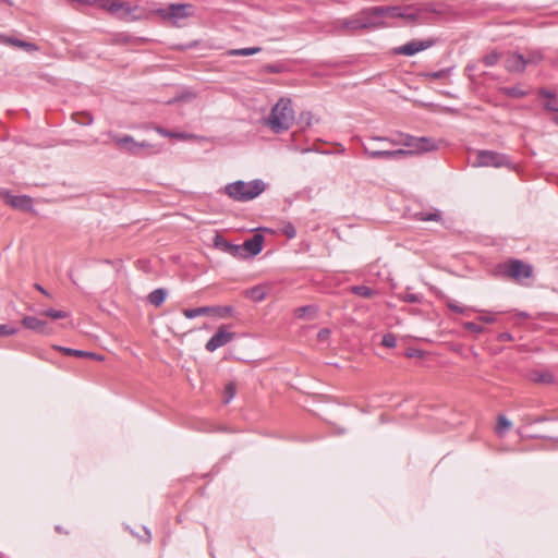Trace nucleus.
<instances>
[{
    "label": "nucleus",
    "mask_w": 558,
    "mask_h": 558,
    "mask_svg": "<svg viewBox=\"0 0 558 558\" xmlns=\"http://www.w3.org/2000/svg\"><path fill=\"white\" fill-rule=\"evenodd\" d=\"M168 137L175 138V140L186 141V140L194 138V135L190 134V133H184V132H173V131H170V135H168Z\"/></svg>",
    "instance_id": "45"
},
{
    "label": "nucleus",
    "mask_w": 558,
    "mask_h": 558,
    "mask_svg": "<svg viewBox=\"0 0 558 558\" xmlns=\"http://www.w3.org/2000/svg\"><path fill=\"white\" fill-rule=\"evenodd\" d=\"M367 24L361 22L360 16L343 20L337 25V29L341 33H352L357 29H366Z\"/></svg>",
    "instance_id": "16"
},
{
    "label": "nucleus",
    "mask_w": 558,
    "mask_h": 558,
    "mask_svg": "<svg viewBox=\"0 0 558 558\" xmlns=\"http://www.w3.org/2000/svg\"><path fill=\"white\" fill-rule=\"evenodd\" d=\"M167 296V291L165 289H156L154 291H151L149 294H148V301L150 304L155 305V306H160L165 299Z\"/></svg>",
    "instance_id": "25"
},
{
    "label": "nucleus",
    "mask_w": 558,
    "mask_h": 558,
    "mask_svg": "<svg viewBox=\"0 0 558 558\" xmlns=\"http://www.w3.org/2000/svg\"><path fill=\"white\" fill-rule=\"evenodd\" d=\"M393 159H399L413 154L412 148L410 149H392Z\"/></svg>",
    "instance_id": "47"
},
{
    "label": "nucleus",
    "mask_w": 558,
    "mask_h": 558,
    "mask_svg": "<svg viewBox=\"0 0 558 558\" xmlns=\"http://www.w3.org/2000/svg\"><path fill=\"white\" fill-rule=\"evenodd\" d=\"M235 396V385L234 383H229L225 387L223 391V402L228 404Z\"/></svg>",
    "instance_id": "32"
},
{
    "label": "nucleus",
    "mask_w": 558,
    "mask_h": 558,
    "mask_svg": "<svg viewBox=\"0 0 558 558\" xmlns=\"http://www.w3.org/2000/svg\"><path fill=\"white\" fill-rule=\"evenodd\" d=\"M408 138H411V135L397 133L392 136H373L369 140L374 142L388 143L395 146L402 145L410 148L412 144Z\"/></svg>",
    "instance_id": "15"
},
{
    "label": "nucleus",
    "mask_w": 558,
    "mask_h": 558,
    "mask_svg": "<svg viewBox=\"0 0 558 558\" xmlns=\"http://www.w3.org/2000/svg\"><path fill=\"white\" fill-rule=\"evenodd\" d=\"M447 306L454 313H458V314H464V312L466 311L465 307H462L460 306L458 303H456L454 301L450 300L447 302Z\"/></svg>",
    "instance_id": "46"
},
{
    "label": "nucleus",
    "mask_w": 558,
    "mask_h": 558,
    "mask_svg": "<svg viewBox=\"0 0 558 558\" xmlns=\"http://www.w3.org/2000/svg\"><path fill=\"white\" fill-rule=\"evenodd\" d=\"M543 59V54L539 51H532L525 58L526 65L537 64Z\"/></svg>",
    "instance_id": "37"
},
{
    "label": "nucleus",
    "mask_w": 558,
    "mask_h": 558,
    "mask_svg": "<svg viewBox=\"0 0 558 558\" xmlns=\"http://www.w3.org/2000/svg\"><path fill=\"white\" fill-rule=\"evenodd\" d=\"M365 14L378 17H399L403 14V7H372L365 9Z\"/></svg>",
    "instance_id": "13"
},
{
    "label": "nucleus",
    "mask_w": 558,
    "mask_h": 558,
    "mask_svg": "<svg viewBox=\"0 0 558 558\" xmlns=\"http://www.w3.org/2000/svg\"><path fill=\"white\" fill-rule=\"evenodd\" d=\"M5 43L14 46V47H19V48H22L24 49L25 51H37L38 50V47L33 44V43H29V41H24V40H21V39H17V38H13V37H8L5 39Z\"/></svg>",
    "instance_id": "22"
},
{
    "label": "nucleus",
    "mask_w": 558,
    "mask_h": 558,
    "mask_svg": "<svg viewBox=\"0 0 558 558\" xmlns=\"http://www.w3.org/2000/svg\"><path fill=\"white\" fill-rule=\"evenodd\" d=\"M73 120L81 125H90L94 121L92 114L89 112H76L72 116Z\"/></svg>",
    "instance_id": "28"
},
{
    "label": "nucleus",
    "mask_w": 558,
    "mask_h": 558,
    "mask_svg": "<svg viewBox=\"0 0 558 558\" xmlns=\"http://www.w3.org/2000/svg\"><path fill=\"white\" fill-rule=\"evenodd\" d=\"M262 51L260 47H248V48H240V49H230L227 51L228 56L231 57H246L253 56Z\"/></svg>",
    "instance_id": "24"
},
{
    "label": "nucleus",
    "mask_w": 558,
    "mask_h": 558,
    "mask_svg": "<svg viewBox=\"0 0 558 558\" xmlns=\"http://www.w3.org/2000/svg\"><path fill=\"white\" fill-rule=\"evenodd\" d=\"M414 218L420 221H440L441 214L437 209L433 211H418L414 215Z\"/></svg>",
    "instance_id": "23"
},
{
    "label": "nucleus",
    "mask_w": 558,
    "mask_h": 558,
    "mask_svg": "<svg viewBox=\"0 0 558 558\" xmlns=\"http://www.w3.org/2000/svg\"><path fill=\"white\" fill-rule=\"evenodd\" d=\"M477 320L484 324H493L496 322V314H483L477 317Z\"/></svg>",
    "instance_id": "48"
},
{
    "label": "nucleus",
    "mask_w": 558,
    "mask_h": 558,
    "mask_svg": "<svg viewBox=\"0 0 558 558\" xmlns=\"http://www.w3.org/2000/svg\"><path fill=\"white\" fill-rule=\"evenodd\" d=\"M416 355H420V352H418V351L408 353V356H409V357H413V356H416Z\"/></svg>",
    "instance_id": "58"
},
{
    "label": "nucleus",
    "mask_w": 558,
    "mask_h": 558,
    "mask_svg": "<svg viewBox=\"0 0 558 558\" xmlns=\"http://www.w3.org/2000/svg\"><path fill=\"white\" fill-rule=\"evenodd\" d=\"M7 204L12 206L13 208L21 209L24 211L33 210V199L26 195L14 196L8 192H1Z\"/></svg>",
    "instance_id": "10"
},
{
    "label": "nucleus",
    "mask_w": 558,
    "mask_h": 558,
    "mask_svg": "<svg viewBox=\"0 0 558 558\" xmlns=\"http://www.w3.org/2000/svg\"><path fill=\"white\" fill-rule=\"evenodd\" d=\"M363 153L371 159H393L392 149H375L366 144H363Z\"/></svg>",
    "instance_id": "18"
},
{
    "label": "nucleus",
    "mask_w": 558,
    "mask_h": 558,
    "mask_svg": "<svg viewBox=\"0 0 558 558\" xmlns=\"http://www.w3.org/2000/svg\"><path fill=\"white\" fill-rule=\"evenodd\" d=\"M265 295H266L265 290L262 287H254L251 290V298L256 302L263 301L265 299Z\"/></svg>",
    "instance_id": "39"
},
{
    "label": "nucleus",
    "mask_w": 558,
    "mask_h": 558,
    "mask_svg": "<svg viewBox=\"0 0 558 558\" xmlns=\"http://www.w3.org/2000/svg\"><path fill=\"white\" fill-rule=\"evenodd\" d=\"M351 291L353 294L365 299H369L376 294V292L367 286H353Z\"/></svg>",
    "instance_id": "27"
},
{
    "label": "nucleus",
    "mask_w": 558,
    "mask_h": 558,
    "mask_svg": "<svg viewBox=\"0 0 558 558\" xmlns=\"http://www.w3.org/2000/svg\"><path fill=\"white\" fill-rule=\"evenodd\" d=\"M97 8L104 9L120 19H137L134 13L138 10L137 5H132L129 2H121L119 0H98Z\"/></svg>",
    "instance_id": "3"
},
{
    "label": "nucleus",
    "mask_w": 558,
    "mask_h": 558,
    "mask_svg": "<svg viewBox=\"0 0 558 558\" xmlns=\"http://www.w3.org/2000/svg\"><path fill=\"white\" fill-rule=\"evenodd\" d=\"M509 158L504 155L492 150H480L476 154L474 166L476 167H504L509 166Z\"/></svg>",
    "instance_id": "7"
},
{
    "label": "nucleus",
    "mask_w": 558,
    "mask_h": 558,
    "mask_svg": "<svg viewBox=\"0 0 558 558\" xmlns=\"http://www.w3.org/2000/svg\"><path fill=\"white\" fill-rule=\"evenodd\" d=\"M381 343L386 348H395L397 344V338L392 333H386V335H384V337L381 339Z\"/></svg>",
    "instance_id": "42"
},
{
    "label": "nucleus",
    "mask_w": 558,
    "mask_h": 558,
    "mask_svg": "<svg viewBox=\"0 0 558 558\" xmlns=\"http://www.w3.org/2000/svg\"><path fill=\"white\" fill-rule=\"evenodd\" d=\"M231 243L226 241L222 236L216 235L215 238V246L226 253H229V247H231Z\"/></svg>",
    "instance_id": "36"
},
{
    "label": "nucleus",
    "mask_w": 558,
    "mask_h": 558,
    "mask_svg": "<svg viewBox=\"0 0 558 558\" xmlns=\"http://www.w3.org/2000/svg\"><path fill=\"white\" fill-rule=\"evenodd\" d=\"M401 300L407 303H420L422 300V296L416 293L407 292L401 296Z\"/></svg>",
    "instance_id": "44"
},
{
    "label": "nucleus",
    "mask_w": 558,
    "mask_h": 558,
    "mask_svg": "<svg viewBox=\"0 0 558 558\" xmlns=\"http://www.w3.org/2000/svg\"><path fill=\"white\" fill-rule=\"evenodd\" d=\"M231 256L235 258H246L243 252V246L238 244H232L231 247H229V253Z\"/></svg>",
    "instance_id": "38"
},
{
    "label": "nucleus",
    "mask_w": 558,
    "mask_h": 558,
    "mask_svg": "<svg viewBox=\"0 0 558 558\" xmlns=\"http://www.w3.org/2000/svg\"><path fill=\"white\" fill-rule=\"evenodd\" d=\"M295 119L292 101L289 98L281 97L271 108L269 116L265 119V124L276 134L288 131Z\"/></svg>",
    "instance_id": "1"
},
{
    "label": "nucleus",
    "mask_w": 558,
    "mask_h": 558,
    "mask_svg": "<svg viewBox=\"0 0 558 558\" xmlns=\"http://www.w3.org/2000/svg\"><path fill=\"white\" fill-rule=\"evenodd\" d=\"M57 349L65 355H71V356H76V357H89V359L99 360V361L102 360V356H99L94 352L75 350V349L64 348V347H57Z\"/></svg>",
    "instance_id": "20"
},
{
    "label": "nucleus",
    "mask_w": 558,
    "mask_h": 558,
    "mask_svg": "<svg viewBox=\"0 0 558 558\" xmlns=\"http://www.w3.org/2000/svg\"><path fill=\"white\" fill-rule=\"evenodd\" d=\"M499 57H500L499 53H497L496 51H492L490 53H488L484 57L483 62L487 66H493L498 62Z\"/></svg>",
    "instance_id": "41"
},
{
    "label": "nucleus",
    "mask_w": 558,
    "mask_h": 558,
    "mask_svg": "<svg viewBox=\"0 0 558 558\" xmlns=\"http://www.w3.org/2000/svg\"><path fill=\"white\" fill-rule=\"evenodd\" d=\"M234 338V332L227 330L225 326L220 327L217 332L207 341L205 348L209 352L226 345Z\"/></svg>",
    "instance_id": "8"
},
{
    "label": "nucleus",
    "mask_w": 558,
    "mask_h": 558,
    "mask_svg": "<svg viewBox=\"0 0 558 558\" xmlns=\"http://www.w3.org/2000/svg\"><path fill=\"white\" fill-rule=\"evenodd\" d=\"M330 335V330L327 328L320 329L317 333V338L319 341H325Z\"/></svg>",
    "instance_id": "50"
},
{
    "label": "nucleus",
    "mask_w": 558,
    "mask_h": 558,
    "mask_svg": "<svg viewBox=\"0 0 558 558\" xmlns=\"http://www.w3.org/2000/svg\"><path fill=\"white\" fill-rule=\"evenodd\" d=\"M282 233L288 238V239H293L296 236V230L294 228V226L291 223V222H288L286 223L283 227H282Z\"/></svg>",
    "instance_id": "43"
},
{
    "label": "nucleus",
    "mask_w": 558,
    "mask_h": 558,
    "mask_svg": "<svg viewBox=\"0 0 558 558\" xmlns=\"http://www.w3.org/2000/svg\"><path fill=\"white\" fill-rule=\"evenodd\" d=\"M447 73H448L447 70H440V71L430 73L429 76L435 80H439V78L445 77L447 75Z\"/></svg>",
    "instance_id": "52"
},
{
    "label": "nucleus",
    "mask_w": 558,
    "mask_h": 558,
    "mask_svg": "<svg viewBox=\"0 0 558 558\" xmlns=\"http://www.w3.org/2000/svg\"><path fill=\"white\" fill-rule=\"evenodd\" d=\"M35 288H36V290H38V291H39L40 293H43L44 295L49 296L48 291H47L44 287H41L40 284L36 283V284H35Z\"/></svg>",
    "instance_id": "55"
},
{
    "label": "nucleus",
    "mask_w": 558,
    "mask_h": 558,
    "mask_svg": "<svg viewBox=\"0 0 558 558\" xmlns=\"http://www.w3.org/2000/svg\"><path fill=\"white\" fill-rule=\"evenodd\" d=\"M302 117L306 119V124H307V125H311V124H312V118H313V116H312V113H311V112H306V113H304Z\"/></svg>",
    "instance_id": "56"
},
{
    "label": "nucleus",
    "mask_w": 558,
    "mask_h": 558,
    "mask_svg": "<svg viewBox=\"0 0 558 558\" xmlns=\"http://www.w3.org/2000/svg\"><path fill=\"white\" fill-rule=\"evenodd\" d=\"M266 190V183L260 179L248 182L238 180L225 186L223 192L235 202H250L258 197Z\"/></svg>",
    "instance_id": "2"
},
{
    "label": "nucleus",
    "mask_w": 558,
    "mask_h": 558,
    "mask_svg": "<svg viewBox=\"0 0 558 558\" xmlns=\"http://www.w3.org/2000/svg\"><path fill=\"white\" fill-rule=\"evenodd\" d=\"M435 44L433 39L426 40H412L395 49V53L402 56H414L415 53L423 51Z\"/></svg>",
    "instance_id": "9"
},
{
    "label": "nucleus",
    "mask_w": 558,
    "mask_h": 558,
    "mask_svg": "<svg viewBox=\"0 0 558 558\" xmlns=\"http://www.w3.org/2000/svg\"><path fill=\"white\" fill-rule=\"evenodd\" d=\"M511 427V422L504 415L498 416L496 430L498 434H502Z\"/></svg>",
    "instance_id": "35"
},
{
    "label": "nucleus",
    "mask_w": 558,
    "mask_h": 558,
    "mask_svg": "<svg viewBox=\"0 0 558 558\" xmlns=\"http://www.w3.org/2000/svg\"><path fill=\"white\" fill-rule=\"evenodd\" d=\"M16 332V329L9 325H0V336H11Z\"/></svg>",
    "instance_id": "49"
},
{
    "label": "nucleus",
    "mask_w": 558,
    "mask_h": 558,
    "mask_svg": "<svg viewBox=\"0 0 558 558\" xmlns=\"http://www.w3.org/2000/svg\"><path fill=\"white\" fill-rule=\"evenodd\" d=\"M463 328L468 331L474 332V333H482L484 332L485 328L476 323L473 322H466L463 324Z\"/></svg>",
    "instance_id": "40"
},
{
    "label": "nucleus",
    "mask_w": 558,
    "mask_h": 558,
    "mask_svg": "<svg viewBox=\"0 0 558 558\" xmlns=\"http://www.w3.org/2000/svg\"><path fill=\"white\" fill-rule=\"evenodd\" d=\"M500 271L508 278L515 281L527 279L533 274V267L530 264L523 263L520 259H511L499 266Z\"/></svg>",
    "instance_id": "4"
},
{
    "label": "nucleus",
    "mask_w": 558,
    "mask_h": 558,
    "mask_svg": "<svg viewBox=\"0 0 558 558\" xmlns=\"http://www.w3.org/2000/svg\"><path fill=\"white\" fill-rule=\"evenodd\" d=\"M192 4L172 3L167 8L157 10V14L163 20L171 21L173 25H178L181 20L192 15Z\"/></svg>",
    "instance_id": "5"
},
{
    "label": "nucleus",
    "mask_w": 558,
    "mask_h": 558,
    "mask_svg": "<svg viewBox=\"0 0 558 558\" xmlns=\"http://www.w3.org/2000/svg\"><path fill=\"white\" fill-rule=\"evenodd\" d=\"M44 316L50 317L52 319H62L68 317V313L64 311L49 308L41 313Z\"/></svg>",
    "instance_id": "33"
},
{
    "label": "nucleus",
    "mask_w": 558,
    "mask_h": 558,
    "mask_svg": "<svg viewBox=\"0 0 558 558\" xmlns=\"http://www.w3.org/2000/svg\"><path fill=\"white\" fill-rule=\"evenodd\" d=\"M214 312H215L214 307L202 306V307H196V308H186L183 311V315L189 319H193L195 317L208 315Z\"/></svg>",
    "instance_id": "21"
},
{
    "label": "nucleus",
    "mask_w": 558,
    "mask_h": 558,
    "mask_svg": "<svg viewBox=\"0 0 558 558\" xmlns=\"http://www.w3.org/2000/svg\"><path fill=\"white\" fill-rule=\"evenodd\" d=\"M538 95L541 97H544L546 98L547 100L544 102V108L548 111H551V112H558V98L557 96L547 90V89H541L538 92Z\"/></svg>",
    "instance_id": "19"
},
{
    "label": "nucleus",
    "mask_w": 558,
    "mask_h": 558,
    "mask_svg": "<svg viewBox=\"0 0 558 558\" xmlns=\"http://www.w3.org/2000/svg\"><path fill=\"white\" fill-rule=\"evenodd\" d=\"M502 93L513 98H521L526 95V93L519 87H505L502 88Z\"/></svg>",
    "instance_id": "34"
},
{
    "label": "nucleus",
    "mask_w": 558,
    "mask_h": 558,
    "mask_svg": "<svg viewBox=\"0 0 558 558\" xmlns=\"http://www.w3.org/2000/svg\"><path fill=\"white\" fill-rule=\"evenodd\" d=\"M546 420H547V417H545V416H538L533 422L534 423H541V422H545Z\"/></svg>",
    "instance_id": "57"
},
{
    "label": "nucleus",
    "mask_w": 558,
    "mask_h": 558,
    "mask_svg": "<svg viewBox=\"0 0 558 558\" xmlns=\"http://www.w3.org/2000/svg\"><path fill=\"white\" fill-rule=\"evenodd\" d=\"M498 340L499 341H512L513 340V337L510 332H501L499 333L498 336Z\"/></svg>",
    "instance_id": "54"
},
{
    "label": "nucleus",
    "mask_w": 558,
    "mask_h": 558,
    "mask_svg": "<svg viewBox=\"0 0 558 558\" xmlns=\"http://www.w3.org/2000/svg\"><path fill=\"white\" fill-rule=\"evenodd\" d=\"M359 16L361 22L367 24L366 29L376 28L381 25V23H377L373 20L374 17H376L375 15L365 14V10H363Z\"/></svg>",
    "instance_id": "30"
},
{
    "label": "nucleus",
    "mask_w": 558,
    "mask_h": 558,
    "mask_svg": "<svg viewBox=\"0 0 558 558\" xmlns=\"http://www.w3.org/2000/svg\"><path fill=\"white\" fill-rule=\"evenodd\" d=\"M411 147L413 153H427L437 149V144L428 137H415L411 135Z\"/></svg>",
    "instance_id": "14"
},
{
    "label": "nucleus",
    "mask_w": 558,
    "mask_h": 558,
    "mask_svg": "<svg viewBox=\"0 0 558 558\" xmlns=\"http://www.w3.org/2000/svg\"><path fill=\"white\" fill-rule=\"evenodd\" d=\"M317 313V308L316 306L314 305H306V306H302V307H299L295 310V316L298 318H303L305 316H311V317H314Z\"/></svg>",
    "instance_id": "29"
},
{
    "label": "nucleus",
    "mask_w": 558,
    "mask_h": 558,
    "mask_svg": "<svg viewBox=\"0 0 558 558\" xmlns=\"http://www.w3.org/2000/svg\"><path fill=\"white\" fill-rule=\"evenodd\" d=\"M116 145L130 154L142 155L143 149H150L149 154H156L159 150L155 149V146L147 142H136L131 135L116 136L113 138Z\"/></svg>",
    "instance_id": "6"
},
{
    "label": "nucleus",
    "mask_w": 558,
    "mask_h": 558,
    "mask_svg": "<svg viewBox=\"0 0 558 558\" xmlns=\"http://www.w3.org/2000/svg\"><path fill=\"white\" fill-rule=\"evenodd\" d=\"M554 122L558 125V116L554 118Z\"/></svg>",
    "instance_id": "59"
},
{
    "label": "nucleus",
    "mask_w": 558,
    "mask_h": 558,
    "mask_svg": "<svg viewBox=\"0 0 558 558\" xmlns=\"http://www.w3.org/2000/svg\"><path fill=\"white\" fill-rule=\"evenodd\" d=\"M264 236L254 234L242 244L245 257L256 256L263 250Z\"/></svg>",
    "instance_id": "12"
},
{
    "label": "nucleus",
    "mask_w": 558,
    "mask_h": 558,
    "mask_svg": "<svg viewBox=\"0 0 558 558\" xmlns=\"http://www.w3.org/2000/svg\"><path fill=\"white\" fill-rule=\"evenodd\" d=\"M505 68L508 72L521 73L526 68L525 57L521 53H508L505 60Z\"/></svg>",
    "instance_id": "11"
},
{
    "label": "nucleus",
    "mask_w": 558,
    "mask_h": 558,
    "mask_svg": "<svg viewBox=\"0 0 558 558\" xmlns=\"http://www.w3.org/2000/svg\"><path fill=\"white\" fill-rule=\"evenodd\" d=\"M421 9H415L414 7L409 5L403 8V14L400 15L399 17L404 19L409 23H413L417 21V19L421 15Z\"/></svg>",
    "instance_id": "26"
},
{
    "label": "nucleus",
    "mask_w": 558,
    "mask_h": 558,
    "mask_svg": "<svg viewBox=\"0 0 558 558\" xmlns=\"http://www.w3.org/2000/svg\"><path fill=\"white\" fill-rule=\"evenodd\" d=\"M73 2H76L81 5H90L97 8V1L98 0H72Z\"/></svg>",
    "instance_id": "51"
},
{
    "label": "nucleus",
    "mask_w": 558,
    "mask_h": 558,
    "mask_svg": "<svg viewBox=\"0 0 558 558\" xmlns=\"http://www.w3.org/2000/svg\"><path fill=\"white\" fill-rule=\"evenodd\" d=\"M531 379L537 383L548 384L553 381V375L550 373L534 372L531 375Z\"/></svg>",
    "instance_id": "31"
},
{
    "label": "nucleus",
    "mask_w": 558,
    "mask_h": 558,
    "mask_svg": "<svg viewBox=\"0 0 558 558\" xmlns=\"http://www.w3.org/2000/svg\"><path fill=\"white\" fill-rule=\"evenodd\" d=\"M154 130H155L158 134H160L161 136L168 137V135H170V131H169V130L163 129V128H161V126H159V125H155V126H154Z\"/></svg>",
    "instance_id": "53"
},
{
    "label": "nucleus",
    "mask_w": 558,
    "mask_h": 558,
    "mask_svg": "<svg viewBox=\"0 0 558 558\" xmlns=\"http://www.w3.org/2000/svg\"><path fill=\"white\" fill-rule=\"evenodd\" d=\"M271 72H277L276 68H270L269 69Z\"/></svg>",
    "instance_id": "60"
},
{
    "label": "nucleus",
    "mask_w": 558,
    "mask_h": 558,
    "mask_svg": "<svg viewBox=\"0 0 558 558\" xmlns=\"http://www.w3.org/2000/svg\"><path fill=\"white\" fill-rule=\"evenodd\" d=\"M22 324L25 328L29 330L37 331L39 333H49V328L46 322L38 319L34 316H25L22 319Z\"/></svg>",
    "instance_id": "17"
}]
</instances>
